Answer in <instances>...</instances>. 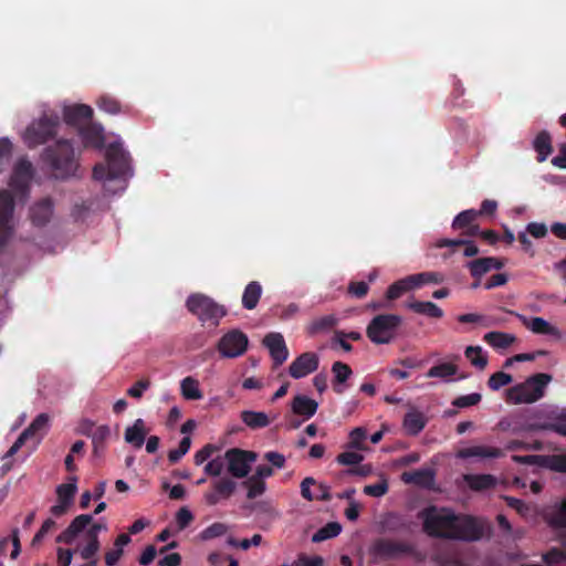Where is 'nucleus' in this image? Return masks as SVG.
I'll list each match as a JSON object with an SVG mask.
<instances>
[{
	"mask_svg": "<svg viewBox=\"0 0 566 566\" xmlns=\"http://www.w3.org/2000/svg\"><path fill=\"white\" fill-rule=\"evenodd\" d=\"M423 531L431 537L478 542L491 533V525L479 517L454 514L430 506L421 512Z\"/></svg>",
	"mask_w": 566,
	"mask_h": 566,
	"instance_id": "1",
	"label": "nucleus"
},
{
	"mask_svg": "<svg viewBox=\"0 0 566 566\" xmlns=\"http://www.w3.org/2000/svg\"><path fill=\"white\" fill-rule=\"evenodd\" d=\"M42 159L57 179L75 176L80 165L74 147L69 139L61 138L53 146L43 150Z\"/></svg>",
	"mask_w": 566,
	"mask_h": 566,
	"instance_id": "2",
	"label": "nucleus"
},
{
	"mask_svg": "<svg viewBox=\"0 0 566 566\" xmlns=\"http://www.w3.org/2000/svg\"><path fill=\"white\" fill-rule=\"evenodd\" d=\"M552 376L545 373H539L528 377L524 382L511 387L506 392L509 402L533 403L544 396V391Z\"/></svg>",
	"mask_w": 566,
	"mask_h": 566,
	"instance_id": "3",
	"label": "nucleus"
},
{
	"mask_svg": "<svg viewBox=\"0 0 566 566\" xmlns=\"http://www.w3.org/2000/svg\"><path fill=\"white\" fill-rule=\"evenodd\" d=\"M370 554L378 559H399L402 557H413L420 559V553L416 546L407 541L380 537L373 542Z\"/></svg>",
	"mask_w": 566,
	"mask_h": 566,
	"instance_id": "4",
	"label": "nucleus"
},
{
	"mask_svg": "<svg viewBox=\"0 0 566 566\" xmlns=\"http://www.w3.org/2000/svg\"><path fill=\"white\" fill-rule=\"evenodd\" d=\"M401 323L402 317L397 314L376 315L367 325L366 335L376 345L389 344L395 339Z\"/></svg>",
	"mask_w": 566,
	"mask_h": 566,
	"instance_id": "5",
	"label": "nucleus"
},
{
	"mask_svg": "<svg viewBox=\"0 0 566 566\" xmlns=\"http://www.w3.org/2000/svg\"><path fill=\"white\" fill-rule=\"evenodd\" d=\"M59 126L60 117L56 114H43L27 127L24 143L29 148L43 145L56 136Z\"/></svg>",
	"mask_w": 566,
	"mask_h": 566,
	"instance_id": "6",
	"label": "nucleus"
},
{
	"mask_svg": "<svg viewBox=\"0 0 566 566\" xmlns=\"http://www.w3.org/2000/svg\"><path fill=\"white\" fill-rule=\"evenodd\" d=\"M188 311L202 323L218 326L220 319L227 315V310L203 294H192L187 298Z\"/></svg>",
	"mask_w": 566,
	"mask_h": 566,
	"instance_id": "7",
	"label": "nucleus"
},
{
	"mask_svg": "<svg viewBox=\"0 0 566 566\" xmlns=\"http://www.w3.org/2000/svg\"><path fill=\"white\" fill-rule=\"evenodd\" d=\"M228 473L235 479L247 478L251 465L258 460V453L251 450L231 448L224 452Z\"/></svg>",
	"mask_w": 566,
	"mask_h": 566,
	"instance_id": "8",
	"label": "nucleus"
},
{
	"mask_svg": "<svg viewBox=\"0 0 566 566\" xmlns=\"http://www.w3.org/2000/svg\"><path fill=\"white\" fill-rule=\"evenodd\" d=\"M108 176L112 179L124 178L130 170V157L119 143H111L105 151Z\"/></svg>",
	"mask_w": 566,
	"mask_h": 566,
	"instance_id": "9",
	"label": "nucleus"
},
{
	"mask_svg": "<svg viewBox=\"0 0 566 566\" xmlns=\"http://www.w3.org/2000/svg\"><path fill=\"white\" fill-rule=\"evenodd\" d=\"M248 345L249 339L243 332L231 329L219 339L217 349L224 358H235L247 352Z\"/></svg>",
	"mask_w": 566,
	"mask_h": 566,
	"instance_id": "10",
	"label": "nucleus"
},
{
	"mask_svg": "<svg viewBox=\"0 0 566 566\" xmlns=\"http://www.w3.org/2000/svg\"><path fill=\"white\" fill-rule=\"evenodd\" d=\"M237 489V482L229 476L219 478L211 482V488L203 494L208 505H217L221 500L230 499Z\"/></svg>",
	"mask_w": 566,
	"mask_h": 566,
	"instance_id": "11",
	"label": "nucleus"
},
{
	"mask_svg": "<svg viewBox=\"0 0 566 566\" xmlns=\"http://www.w3.org/2000/svg\"><path fill=\"white\" fill-rule=\"evenodd\" d=\"M512 459L517 463L538 464L555 472H566V454L513 455Z\"/></svg>",
	"mask_w": 566,
	"mask_h": 566,
	"instance_id": "12",
	"label": "nucleus"
},
{
	"mask_svg": "<svg viewBox=\"0 0 566 566\" xmlns=\"http://www.w3.org/2000/svg\"><path fill=\"white\" fill-rule=\"evenodd\" d=\"M319 358L313 352H306L297 356L289 367V374L294 379L306 377L317 370Z\"/></svg>",
	"mask_w": 566,
	"mask_h": 566,
	"instance_id": "13",
	"label": "nucleus"
},
{
	"mask_svg": "<svg viewBox=\"0 0 566 566\" xmlns=\"http://www.w3.org/2000/svg\"><path fill=\"white\" fill-rule=\"evenodd\" d=\"M14 210V201L7 190H0V247L4 245L10 237V221Z\"/></svg>",
	"mask_w": 566,
	"mask_h": 566,
	"instance_id": "14",
	"label": "nucleus"
},
{
	"mask_svg": "<svg viewBox=\"0 0 566 566\" xmlns=\"http://www.w3.org/2000/svg\"><path fill=\"white\" fill-rule=\"evenodd\" d=\"M263 345L269 349L274 367L281 366L289 357L284 337L280 333H269L263 338Z\"/></svg>",
	"mask_w": 566,
	"mask_h": 566,
	"instance_id": "15",
	"label": "nucleus"
},
{
	"mask_svg": "<svg viewBox=\"0 0 566 566\" xmlns=\"http://www.w3.org/2000/svg\"><path fill=\"white\" fill-rule=\"evenodd\" d=\"M93 117V109L86 104H75L64 107L63 118L69 125L76 126L77 128L85 123L91 122Z\"/></svg>",
	"mask_w": 566,
	"mask_h": 566,
	"instance_id": "16",
	"label": "nucleus"
},
{
	"mask_svg": "<svg viewBox=\"0 0 566 566\" xmlns=\"http://www.w3.org/2000/svg\"><path fill=\"white\" fill-rule=\"evenodd\" d=\"M472 277L481 280V277L492 269L501 270L504 266L503 260L494 256H484L472 260L465 265Z\"/></svg>",
	"mask_w": 566,
	"mask_h": 566,
	"instance_id": "17",
	"label": "nucleus"
},
{
	"mask_svg": "<svg viewBox=\"0 0 566 566\" xmlns=\"http://www.w3.org/2000/svg\"><path fill=\"white\" fill-rule=\"evenodd\" d=\"M78 135L81 136L84 147H93L102 149L104 147L103 128L92 122L85 123L78 127Z\"/></svg>",
	"mask_w": 566,
	"mask_h": 566,
	"instance_id": "18",
	"label": "nucleus"
},
{
	"mask_svg": "<svg viewBox=\"0 0 566 566\" xmlns=\"http://www.w3.org/2000/svg\"><path fill=\"white\" fill-rule=\"evenodd\" d=\"M53 214V201L50 198H43L30 208V218L34 226H45Z\"/></svg>",
	"mask_w": 566,
	"mask_h": 566,
	"instance_id": "19",
	"label": "nucleus"
},
{
	"mask_svg": "<svg viewBox=\"0 0 566 566\" xmlns=\"http://www.w3.org/2000/svg\"><path fill=\"white\" fill-rule=\"evenodd\" d=\"M318 408V403L305 395H296L291 401V411L295 416L303 417V420L312 418Z\"/></svg>",
	"mask_w": 566,
	"mask_h": 566,
	"instance_id": "20",
	"label": "nucleus"
},
{
	"mask_svg": "<svg viewBox=\"0 0 566 566\" xmlns=\"http://www.w3.org/2000/svg\"><path fill=\"white\" fill-rule=\"evenodd\" d=\"M517 317H520L523 321V324L532 331L534 334L538 335H551L555 336L557 338L562 337L560 331L551 325L547 321H545L543 317H533L531 319H527L526 317L516 314Z\"/></svg>",
	"mask_w": 566,
	"mask_h": 566,
	"instance_id": "21",
	"label": "nucleus"
},
{
	"mask_svg": "<svg viewBox=\"0 0 566 566\" xmlns=\"http://www.w3.org/2000/svg\"><path fill=\"white\" fill-rule=\"evenodd\" d=\"M32 177L33 166L31 161L25 158L20 159L13 168L12 185L20 189H24L28 187Z\"/></svg>",
	"mask_w": 566,
	"mask_h": 566,
	"instance_id": "22",
	"label": "nucleus"
},
{
	"mask_svg": "<svg viewBox=\"0 0 566 566\" xmlns=\"http://www.w3.org/2000/svg\"><path fill=\"white\" fill-rule=\"evenodd\" d=\"M401 480L406 484H415L421 488H431L434 482V472L430 469L403 472L401 474Z\"/></svg>",
	"mask_w": 566,
	"mask_h": 566,
	"instance_id": "23",
	"label": "nucleus"
},
{
	"mask_svg": "<svg viewBox=\"0 0 566 566\" xmlns=\"http://www.w3.org/2000/svg\"><path fill=\"white\" fill-rule=\"evenodd\" d=\"M332 373L334 375L333 390L336 394L342 395L345 390L344 384L350 378L353 370L349 365L343 361H335L332 365Z\"/></svg>",
	"mask_w": 566,
	"mask_h": 566,
	"instance_id": "24",
	"label": "nucleus"
},
{
	"mask_svg": "<svg viewBox=\"0 0 566 566\" xmlns=\"http://www.w3.org/2000/svg\"><path fill=\"white\" fill-rule=\"evenodd\" d=\"M146 427L143 419H136L133 426L127 427L125 430V441L134 448H142L146 439Z\"/></svg>",
	"mask_w": 566,
	"mask_h": 566,
	"instance_id": "25",
	"label": "nucleus"
},
{
	"mask_svg": "<svg viewBox=\"0 0 566 566\" xmlns=\"http://www.w3.org/2000/svg\"><path fill=\"white\" fill-rule=\"evenodd\" d=\"M503 454L502 450L493 447L473 446L463 448L459 451V457L462 459L468 458H492L496 459Z\"/></svg>",
	"mask_w": 566,
	"mask_h": 566,
	"instance_id": "26",
	"label": "nucleus"
},
{
	"mask_svg": "<svg viewBox=\"0 0 566 566\" xmlns=\"http://www.w3.org/2000/svg\"><path fill=\"white\" fill-rule=\"evenodd\" d=\"M427 424V418L418 410H411L405 415L403 428L409 436H417Z\"/></svg>",
	"mask_w": 566,
	"mask_h": 566,
	"instance_id": "27",
	"label": "nucleus"
},
{
	"mask_svg": "<svg viewBox=\"0 0 566 566\" xmlns=\"http://www.w3.org/2000/svg\"><path fill=\"white\" fill-rule=\"evenodd\" d=\"M407 307L417 314L430 318H441L443 316V311L436 303L430 301H412L407 303Z\"/></svg>",
	"mask_w": 566,
	"mask_h": 566,
	"instance_id": "28",
	"label": "nucleus"
},
{
	"mask_svg": "<svg viewBox=\"0 0 566 566\" xmlns=\"http://www.w3.org/2000/svg\"><path fill=\"white\" fill-rule=\"evenodd\" d=\"M464 481L473 491L490 490L496 484V479L491 474H465Z\"/></svg>",
	"mask_w": 566,
	"mask_h": 566,
	"instance_id": "29",
	"label": "nucleus"
},
{
	"mask_svg": "<svg viewBox=\"0 0 566 566\" xmlns=\"http://www.w3.org/2000/svg\"><path fill=\"white\" fill-rule=\"evenodd\" d=\"M483 340L495 349H506L516 340V337L504 332H489L483 336Z\"/></svg>",
	"mask_w": 566,
	"mask_h": 566,
	"instance_id": "30",
	"label": "nucleus"
},
{
	"mask_svg": "<svg viewBox=\"0 0 566 566\" xmlns=\"http://www.w3.org/2000/svg\"><path fill=\"white\" fill-rule=\"evenodd\" d=\"M464 245L463 255L471 258L479 253V248L472 240L468 239H440L437 241V248H454Z\"/></svg>",
	"mask_w": 566,
	"mask_h": 566,
	"instance_id": "31",
	"label": "nucleus"
},
{
	"mask_svg": "<svg viewBox=\"0 0 566 566\" xmlns=\"http://www.w3.org/2000/svg\"><path fill=\"white\" fill-rule=\"evenodd\" d=\"M262 295V286L258 281L250 282L242 294V306L245 310H253L256 307Z\"/></svg>",
	"mask_w": 566,
	"mask_h": 566,
	"instance_id": "32",
	"label": "nucleus"
},
{
	"mask_svg": "<svg viewBox=\"0 0 566 566\" xmlns=\"http://www.w3.org/2000/svg\"><path fill=\"white\" fill-rule=\"evenodd\" d=\"M50 418L48 413L38 415L33 421L21 432L27 439L42 436L49 428Z\"/></svg>",
	"mask_w": 566,
	"mask_h": 566,
	"instance_id": "33",
	"label": "nucleus"
},
{
	"mask_svg": "<svg viewBox=\"0 0 566 566\" xmlns=\"http://www.w3.org/2000/svg\"><path fill=\"white\" fill-rule=\"evenodd\" d=\"M534 149L537 151V160L539 163H543L547 159V157L552 154L553 147H552V138L551 135L543 130L537 134V136L534 139Z\"/></svg>",
	"mask_w": 566,
	"mask_h": 566,
	"instance_id": "34",
	"label": "nucleus"
},
{
	"mask_svg": "<svg viewBox=\"0 0 566 566\" xmlns=\"http://www.w3.org/2000/svg\"><path fill=\"white\" fill-rule=\"evenodd\" d=\"M242 422L251 429H261L270 424V419L265 412L244 410L241 412Z\"/></svg>",
	"mask_w": 566,
	"mask_h": 566,
	"instance_id": "35",
	"label": "nucleus"
},
{
	"mask_svg": "<svg viewBox=\"0 0 566 566\" xmlns=\"http://www.w3.org/2000/svg\"><path fill=\"white\" fill-rule=\"evenodd\" d=\"M111 437V428L107 424L97 426L96 430L92 436L93 453L95 457H99L106 447V441Z\"/></svg>",
	"mask_w": 566,
	"mask_h": 566,
	"instance_id": "36",
	"label": "nucleus"
},
{
	"mask_svg": "<svg viewBox=\"0 0 566 566\" xmlns=\"http://www.w3.org/2000/svg\"><path fill=\"white\" fill-rule=\"evenodd\" d=\"M415 287H416L415 282L412 281L411 275L406 276L401 280L396 281L391 285H389V287L387 289V292H386V298L388 301L397 300L402 294H405L406 292H408L410 290H413Z\"/></svg>",
	"mask_w": 566,
	"mask_h": 566,
	"instance_id": "37",
	"label": "nucleus"
},
{
	"mask_svg": "<svg viewBox=\"0 0 566 566\" xmlns=\"http://www.w3.org/2000/svg\"><path fill=\"white\" fill-rule=\"evenodd\" d=\"M181 395L187 400H199L203 397L199 388V381L191 376L184 378L180 382Z\"/></svg>",
	"mask_w": 566,
	"mask_h": 566,
	"instance_id": "38",
	"label": "nucleus"
},
{
	"mask_svg": "<svg viewBox=\"0 0 566 566\" xmlns=\"http://www.w3.org/2000/svg\"><path fill=\"white\" fill-rule=\"evenodd\" d=\"M71 482L60 484L56 488V495L59 502H64L65 504L72 505L74 501V496L77 491L76 476H72Z\"/></svg>",
	"mask_w": 566,
	"mask_h": 566,
	"instance_id": "39",
	"label": "nucleus"
},
{
	"mask_svg": "<svg viewBox=\"0 0 566 566\" xmlns=\"http://www.w3.org/2000/svg\"><path fill=\"white\" fill-rule=\"evenodd\" d=\"M465 358L475 368L483 370L488 365V356L481 346H468L464 350Z\"/></svg>",
	"mask_w": 566,
	"mask_h": 566,
	"instance_id": "40",
	"label": "nucleus"
},
{
	"mask_svg": "<svg viewBox=\"0 0 566 566\" xmlns=\"http://www.w3.org/2000/svg\"><path fill=\"white\" fill-rule=\"evenodd\" d=\"M241 485L247 489V497L249 500H254L261 496L266 490L265 481L259 480L253 475L247 476Z\"/></svg>",
	"mask_w": 566,
	"mask_h": 566,
	"instance_id": "41",
	"label": "nucleus"
},
{
	"mask_svg": "<svg viewBox=\"0 0 566 566\" xmlns=\"http://www.w3.org/2000/svg\"><path fill=\"white\" fill-rule=\"evenodd\" d=\"M342 532V525L337 522H329L312 536L313 543H319L336 537Z\"/></svg>",
	"mask_w": 566,
	"mask_h": 566,
	"instance_id": "42",
	"label": "nucleus"
},
{
	"mask_svg": "<svg viewBox=\"0 0 566 566\" xmlns=\"http://www.w3.org/2000/svg\"><path fill=\"white\" fill-rule=\"evenodd\" d=\"M337 322H338L337 317L333 314L322 316L312 322V324L308 327V332L312 335H315V334H318L322 332H327V331L332 329L334 326H336Z\"/></svg>",
	"mask_w": 566,
	"mask_h": 566,
	"instance_id": "43",
	"label": "nucleus"
},
{
	"mask_svg": "<svg viewBox=\"0 0 566 566\" xmlns=\"http://www.w3.org/2000/svg\"><path fill=\"white\" fill-rule=\"evenodd\" d=\"M480 216V212L474 209H468L462 212H460L452 221V228L454 230H461L463 231L469 226H471L478 217Z\"/></svg>",
	"mask_w": 566,
	"mask_h": 566,
	"instance_id": "44",
	"label": "nucleus"
},
{
	"mask_svg": "<svg viewBox=\"0 0 566 566\" xmlns=\"http://www.w3.org/2000/svg\"><path fill=\"white\" fill-rule=\"evenodd\" d=\"M457 373H458L457 365H454L452 363H441V364L432 366L428 370L427 376L430 378L447 379L451 376H454Z\"/></svg>",
	"mask_w": 566,
	"mask_h": 566,
	"instance_id": "45",
	"label": "nucleus"
},
{
	"mask_svg": "<svg viewBox=\"0 0 566 566\" xmlns=\"http://www.w3.org/2000/svg\"><path fill=\"white\" fill-rule=\"evenodd\" d=\"M101 548V543L98 538L87 539L86 545H84L80 549L81 557L86 562L95 560L98 563L97 553Z\"/></svg>",
	"mask_w": 566,
	"mask_h": 566,
	"instance_id": "46",
	"label": "nucleus"
},
{
	"mask_svg": "<svg viewBox=\"0 0 566 566\" xmlns=\"http://www.w3.org/2000/svg\"><path fill=\"white\" fill-rule=\"evenodd\" d=\"M97 106L101 111L108 113L111 115H116L122 112L120 103L108 95H103L97 101Z\"/></svg>",
	"mask_w": 566,
	"mask_h": 566,
	"instance_id": "47",
	"label": "nucleus"
},
{
	"mask_svg": "<svg viewBox=\"0 0 566 566\" xmlns=\"http://www.w3.org/2000/svg\"><path fill=\"white\" fill-rule=\"evenodd\" d=\"M415 286L418 287L426 283H442L444 281L443 274L439 272H422L419 274L411 275Z\"/></svg>",
	"mask_w": 566,
	"mask_h": 566,
	"instance_id": "48",
	"label": "nucleus"
},
{
	"mask_svg": "<svg viewBox=\"0 0 566 566\" xmlns=\"http://www.w3.org/2000/svg\"><path fill=\"white\" fill-rule=\"evenodd\" d=\"M367 438V431L363 427H357L353 429L349 433V444L348 447L356 450H367V447L364 444V440Z\"/></svg>",
	"mask_w": 566,
	"mask_h": 566,
	"instance_id": "49",
	"label": "nucleus"
},
{
	"mask_svg": "<svg viewBox=\"0 0 566 566\" xmlns=\"http://www.w3.org/2000/svg\"><path fill=\"white\" fill-rule=\"evenodd\" d=\"M549 524L554 527H565L566 526V497L551 513Z\"/></svg>",
	"mask_w": 566,
	"mask_h": 566,
	"instance_id": "50",
	"label": "nucleus"
},
{
	"mask_svg": "<svg viewBox=\"0 0 566 566\" xmlns=\"http://www.w3.org/2000/svg\"><path fill=\"white\" fill-rule=\"evenodd\" d=\"M513 381V377L504 371H496L492 374L488 380V386L492 390H499L502 387L510 385Z\"/></svg>",
	"mask_w": 566,
	"mask_h": 566,
	"instance_id": "51",
	"label": "nucleus"
},
{
	"mask_svg": "<svg viewBox=\"0 0 566 566\" xmlns=\"http://www.w3.org/2000/svg\"><path fill=\"white\" fill-rule=\"evenodd\" d=\"M227 531L228 527L226 524L216 522L200 533V538L203 541H209L224 535Z\"/></svg>",
	"mask_w": 566,
	"mask_h": 566,
	"instance_id": "52",
	"label": "nucleus"
},
{
	"mask_svg": "<svg viewBox=\"0 0 566 566\" xmlns=\"http://www.w3.org/2000/svg\"><path fill=\"white\" fill-rule=\"evenodd\" d=\"M458 321L460 323H480V322H483V325L485 327H489L493 324H501V323H504L505 319H502V318H492V319H489L488 322H484V316L480 315V314H475V313H468V314H462L458 317Z\"/></svg>",
	"mask_w": 566,
	"mask_h": 566,
	"instance_id": "53",
	"label": "nucleus"
},
{
	"mask_svg": "<svg viewBox=\"0 0 566 566\" xmlns=\"http://www.w3.org/2000/svg\"><path fill=\"white\" fill-rule=\"evenodd\" d=\"M224 463H227L226 460H224V457L223 458L217 457V458L210 460L205 465L203 471H205V473L207 475H210V476H213V478H218L223 472Z\"/></svg>",
	"mask_w": 566,
	"mask_h": 566,
	"instance_id": "54",
	"label": "nucleus"
},
{
	"mask_svg": "<svg viewBox=\"0 0 566 566\" xmlns=\"http://www.w3.org/2000/svg\"><path fill=\"white\" fill-rule=\"evenodd\" d=\"M388 482L386 479H381L375 484H369L364 488V493L373 497H380L388 492Z\"/></svg>",
	"mask_w": 566,
	"mask_h": 566,
	"instance_id": "55",
	"label": "nucleus"
},
{
	"mask_svg": "<svg viewBox=\"0 0 566 566\" xmlns=\"http://www.w3.org/2000/svg\"><path fill=\"white\" fill-rule=\"evenodd\" d=\"M482 399V396L478 392H473L470 395L459 396L453 401L452 405L457 408H467L471 406L478 405Z\"/></svg>",
	"mask_w": 566,
	"mask_h": 566,
	"instance_id": "56",
	"label": "nucleus"
},
{
	"mask_svg": "<svg viewBox=\"0 0 566 566\" xmlns=\"http://www.w3.org/2000/svg\"><path fill=\"white\" fill-rule=\"evenodd\" d=\"M364 460V455L355 451H345L337 455L336 461L342 465H356Z\"/></svg>",
	"mask_w": 566,
	"mask_h": 566,
	"instance_id": "57",
	"label": "nucleus"
},
{
	"mask_svg": "<svg viewBox=\"0 0 566 566\" xmlns=\"http://www.w3.org/2000/svg\"><path fill=\"white\" fill-rule=\"evenodd\" d=\"M93 521L92 515L90 514H81L77 515L69 525L71 532H74L78 535L82 531H84Z\"/></svg>",
	"mask_w": 566,
	"mask_h": 566,
	"instance_id": "58",
	"label": "nucleus"
},
{
	"mask_svg": "<svg viewBox=\"0 0 566 566\" xmlns=\"http://www.w3.org/2000/svg\"><path fill=\"white\" fill-rule=\"evenodd\" d=\"M368 291H369V285H368V283H366L364 281H359V282L352 281L347 287V293L350 296L356 297V298L365 297L367 295Z\"/></svg>",
	"mask_w": 566,
	"mask_h": 566,
	"instance_id": "59",
	"label": "nucleus"
},
{
	"mask_svg": "<svg viewBox=\"0 0 566 566\" xmlns=\"http://www.w3.org/2000/svg\"><path fill=\"white\" fill-rule=\"evenodd\" d=\"M543 560L547 565L560 564L566 562V551L559 548H552L543 556Z\"/></svg>",
	"mask_w": 566,
	"mask_h": 566,
	"instance_id": "60",
	"label": "nucleus"
},
{
	"mask_svg": "<svg viewBox=\"0 0 566 566\" xmlns=\"http://www.w3.org/2000/svg\"><path fill=\"white\" fill-rule=\"evenodd\" d=\"M193 521V514L188 507H181L176 514V523L179 531L185 530Z\"/></svg>",
	"mask_w": 566,
	"mask_h": 566,
	"instance_id": "61",
	"label": "nucleus"
},
{
	"mask_svg": "<svg viewBox=\"0 0 566 566\" xmlns=\"http://www.w3.org/2000/svg\"><path fill=\"white\" fill-rule=\"evenodd\" d=\"M150 387V380L148 378H143L136 381L128 390L127 395L135 399H140L144 395V391Z\"/></svg>",
	"mask_w": 566,
	"mask_h": 566,
	"instance_id": "62",
	"label": "nucleus"
},
{
	"mask_svg": "<svg viewBox=\"0 0 566 566\" xmlns=\"http://www.w3.org/2000/svg\"><path fill=\"white\" fill-rule=\"evenodd\" d=\"M294 566H324V559L321 556H306L301 554Z\"/></svg>",
	"mask_w": 566,
	"mask_h": 566,
	"instance_id": "63",
	"label": "nucleus"
},
{
	"mask_svg": "<svg viewBox=\"0 0 566 566\" xmlns=\"http://www.w3.org/2000/svg\"><path fill=\"white\" fill-rule=\"evenodd\" d=\"M547 428L566 437V410L563 411L554 422L549 423Z\"/></svg>",
	"mask_w": 566,
	"mask_h": 566,
	"instance_id": "64",
	"label": "nucleus"
}]
</instances>
